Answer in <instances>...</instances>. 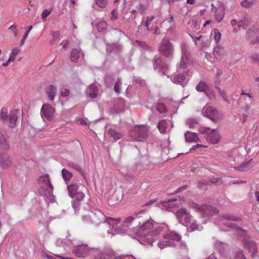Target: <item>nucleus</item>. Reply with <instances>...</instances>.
Returning a JSON list of instances; mask_svg holds the SVG:
<instances>
[{
  "label": "nucleus",
  "mask_w": 259,
  "mask_h": 259,
  "mask_svg": "<svg viewBox=\"0 0 259 259\" xmlns=\"http://www.w3.org/2000/svg\"><path fill=\"white\" fill-rule=\"evenodd\" d=\"M72 253L79 258H84L91 255L94 259H135L133 256H115L112 254L103 252L98 249L90 248L87 245L81 244L75 246Z\"/></svg>",
  "instance_id": "nucleus-1"
},
{
  "label": "nucleus",
  "mask_w": 259,
  "mask_h": 259,
  "mask_svg": "<svg viewBox=\"0 0 259 259\" xmlns=\"http://www.w3.org/2000/svg\"><path fill=\"white\" fill-rule=\"evenodd\" d=\"M157 226V223L153 220H148L140 228L138 234L142 237H149L147 238L146 242L149 244L152 245V237L157 235L162 230L161 227H158Z\"/></svg>",
  "instance_id": "nucleus-2"
},
{
  "label": "nucleus",
  "mask_w": 259,
  "mask_h": 259,
  "mask_svg": "<svg viewBox=\"0 0 259 259\" xmlns=\"http://www.w3.org/2000/svg\"><path fill=\"white\" fill-rule=\"evenodd\" d=\"M149 127L147 125H136L131 131V136L134 140L142 141L147 138Z\"/></svg>",
  "instance_id": "nucleus-3"
},
{
  "label": "nucleus",
  "mask_w": 259,
  "mask_h": 259,
  "mask_svg": "<svg viewBox=\"0 0 259 259\" xmlns=\"http://www.w3.org/2000/svg\"><path fill=\"white\" fill-rule=\"evenodd\" d=\"M160 53L166 58L171 57L174 53V48L172 42L168 38H163L159 47Z\"/></svg>",
  "instance_id": "nucleus-4"
},
{
  "label": "nucleus",
  "mask_w": 259,
  "mask_h": 259,
  "mask_svg": "<svg viewBox=\"0 0 259 259\" xmlns=\"http://www.w3.org/2000/svg\"><path fill=\"white\" fill-rule=\"evenodd\" d=\"M145 26L146 27L148 31H151L154 34H158L160 33L158 19L155 16L152 15L147 17L146 21L145 22Z\"/></svg>",
  "instance_id": "nucleus-5"
},
{
  "label": "nucleus",
  "mask_w": 259,
  "mask_h": 259,
  "mask_svg": "<svg viewBox=\"0 0 259 259\" xmlns=\"http://www.w3.org/2000/svg\"><path fill=\"white\" fill-rule=\"evenodd\" d=\"M181 50L182 55L178 67L181 69H185L187 67V65L190 62V54L188 52L187 46L185 44L182 45Z\"/></svg>",
  "instance_id": "nucleus-6"
},
{
  "label": "nucleus",
  "mask_w": 259,
  "mask_h": 259,
  "mask_svg": "<svg viewBox=\"0 0 259 259\" xmlns=\"http://www.w3.org/2000/svg\"><path fill=\"white\" fill-rule=\"evenodd\" d=\"M38 182L40 186L46 191L49 195L52 193L53 188L51 183L50 179L48 175L40 177L38 179Z\"/></svg>",
  "instance_id": "nucleus-7"
},
{
  "label": "nucleus",
  "mask_w": 259,
  "mask_h": 259,
  "mask_svg": "<svg viewBox=\"0 0 259 259\" xmlns=\"http://www.w3.org/2000/svg\"><path fill=\"white\" fill-rule=\"evenodd\" d=\"M55 109L49 104H45L41 108V115L42 117L51 120L54 116Z\"/></svg>",
  "instance_id": "nucleus-8"
},
{
  "label": "nucleus",
  "mask_w": 259,
  "mask_h": 259,
  "mask_svg": "<svg viewBox=\"0 0 259 259\" xmlns=\"http://www.w3.org/2000/svg\"><path fill=\"white\" fill-rule=\"evenodd\" d=\"M12 165V159L10 155L5 152H0V166L6 169Z\"/></svg>",
  "instance_id": "nucleus-9"
},
{
  "label": "nucleus",
  "mask_w": 259,
  "mask_h": 259,
  "mask_svg": "<svg viewBox=\"0 0 259 259\" xmlns=\"http://www.w3.org/2000/svg\"><path fill=\"white\" fill-rule=\"evenodd\" d=\"M207 135L206 136V139L208 141L212 144L218 143L221 138V135L219 132L213 129L212 130H208Z\"/></svg>",
  "instance_id": "nucleus-10"
},
{
  "label": "nucleus",
  "mask_w": 259,
  "mask_h": 259,
  "mask_svg": "<svg viewBox=\"0 0 259 259\" xmlns=\"http://www.w3.org/2000/svg\"><path fill=\"white\" fill-rule=\"evenodd\" d=\"M244 245L245 248H247L249 252H251L252 257L256 256L257 248L253 242L249 240H244Z\"/></svg>",
  "instance_id": "nucleus-11"
},
{
  "label": "nucleus",
  "mask_w": 259,
  "mask_h": 259,
  "mask_svg": "<svg viewBox=\"0 0 259 259\" xmlns=\"http://www.w3.org/2000/svg\"><path fill=\"white\" fill-rule=\"evenodd\" d=\"M161 27L165 28L167 30H171L175 26L173 16H171L168 19L164 20L160 24Z\"/></svg>",
  "instance_id": "nucleus-12"
},
{
  "label": "nucleus",
  "mask_w": 259,
  "mask_h": 259,
  "mask_svg": "<svg viewBox=\"0 0 259 259\" xmlns=\"http://www.w3.org/2000/svg\"><path fill=\"white\" fill-rule=\"evenodd\" d=\"M254 165L252 159H250L248 161H245L237 167H234V169L238 171H246Z\"/></svg>",
  "instance_id": "nucleus-13"
},
{
  "label": "nucleus",
  "mask_w": 259,
  "mask_h": 259,
  "mask_svg": "<svg viewBox=\"0 0 259 259\" xmlns=\"http://www.w3.org/2000/svg\"><path fill=\"white\" fill-rule=\"evenodd\" d=\"M45 92L48 98L51 101H54L57 92L56 88L55 86L50 84L46 88Z\"/></svg>",
  "instance_id": "nucleus-14"
},
{
  "label": "nucleus",
  "mask_w": 259,
  "mask_h": 259,
  "mask_svg": "<svg viewBox=\"0 0 259 259\" xmlns=\"http://www.w3.org/2000/svg\"><path fill=\"white\" fill-rule=\"evenodd\" d=\"M160 204L165 209H172L179 206L177 199H171L166 202H161Z\"/></svg>",
  "instance_id": "nucleus-15"
},
{
  "label": "nucleus",
  "mask_w": 259,
  "mask_h": 259,
  "mask_svg": "<svg viewBox=\"0 0 259 259\" xmlns=\"http://www.w3.org/2000/svg\"><path fill=\"white\" fill-rule=\"evenodd\" d=\"M191 207L193 209H196L198 210H214V208L210 205L204 204L203 205H200L194 202H192L190 204Z\"/></svg>",
  "instance_id": "nucleus-16"
},
{
  "label": "nucleus",
  "mask_w": 259,
  "mask_h": 259,
  "mask_svg": "<svg viewBox=\"0 0 259 259\" xmlns=\"http://www.w3.org/2000/svg\"><path fill=\"white\" fill-rule=\"evenodd\" d=\"M225 54V49L220 46H217L213 50L214 57L218 60L222 59Z\"/></svg>",
  "instance_id": "nucleus-17"
},
{
  "label": "nucleus",
  "mask_w": 259,
  "mask_h": 259,
  "mask_svg": "<svg viewBox=\"0 0 259 259\" xmlns=\"http://www.w3.org/2000/svg\"><path fill=\"white\" fill-rule=\"evenodd\" d=\"M177 215L178 217L180 218L181 221L184 220L185 223L187 224L190 223L192 216L190 215L187 211H177Z\"/></svg>",
  "instance_id": "nucleus-18"
},
{
  "label": "nucleus",
  "mask_w": 259,
  "mask_h": 259,
  "mask_svg": "<svg viewBox=\"0 0 259 259\" xmlns=\"http://www.w3.org/2000/svg\"><path fill=\"white\" fill-rule=\"evenodd\" d=\"M10 146L4 135L0 132V149L2 150H7Z\"/></svg>",
  "instance_id": "nucleus-19"
},
{
  "label": "nucleus",
  "mask_w": 259,
  "mask_h": 259,
  "mask_svg": "<svg viewBox=\"0 0 259 259\" xmlns=\"http://www.w3.org/2000/svg\"><path fill=\"white\" fill-rule=\"evenodd\" d=\"M77 189L78 185L75 183H73L68 186V192L71 197L73 198L75 196Z\"/></svg>",
  "instance_id": "nucleus-20"
},
{
  "label": "nucleus",
  "mask_w": 259,
  "mask_h": 259,
  "mask_svg": "<svg viewBox=\"0 0 259 259\" xmlns=\"http://www.w3.org/2000/svg\"><path fill=\"white\" fill-rule=\"evenodd\" d=\"M17 115L15 111H12L9 116L10 126L14 127L15 125L16 121L17 120Z\"/></svg>",
  "instance_id": "nucleus-21"
},
{
  "label": "nucleus",
  "mask_w": 259,
  "mask_h": 259,
  "mask_svg": "<svg viewBox=\"0 0 259 259\" xmlns=\"http://www.w3.org/2000/svg\"><path fill=\"white\" fill-rule=\"evenodd\" d=\"M186 140L188 142L197 141L198 138L197 135L195 133H192L187 131L185 134Z\"/></svg>",
  "instance_id": "nucleus-22"
},
{
  "label": "nucleus",
  "mask_w": 259,
  "mask_h": 259,
  "mask_svg": "<svg viewBox=\"0 0 259 259\" xmlns=\"http://www.w3.org/2000/svg\"><path fill=\"white\" fill-rule=\"evenodd\" d=\"M241 96H244V97L243 98L242 97H241L240 98V100H241L243 99L244 100L246 101V104L247 105H249L252 103V97L251 96V95L250 94L246 93H245V92L242 91V92L241 93Z\"/></svg>",
  "instance_id": "nucleus-23"
},
{
  "label": "nucleus",
  "mask_w": 259,
  "mask_h": 259,
  "mask_svg": "<svg viewBox=\"0 0 259 259\" xmlns=\"http://www.w3.org/2000/svg\"><path fill=\"white\" fill-rule=\"evenodd\" d=\"M80 53V51L78 49H73L71 51L70 54V59L72 61L76 62Z\"/></svg>",
  "instance_id": "nucleus-24"
},
{
  "label": "nucleus",
  "mask_w": 259,
  "mask_h": 259,
  "mask_svg": "<svg viewBox=\"0 0 259 259\" xmlns=\"http://www.w3.org/2000/svg\"><path fill=\"white\" fill-rule=\"evenodd\" d=\"M89 90L92 92L89 94V96L92 99L96 98L98 95L97 86L94 84H91L89 87Z\"/></svg>",
  "instance_id": "nucleus-25"
},
{
  "label": "nucleus",
  "mask_w": 259,
  "mask_h": 259,
  "mask_svg": "<svg viewBox=\"0 0 259 259\" xmlns=\"http://www.w3.org/2000/svg\"><path fill=\"white\" fill-rule=\"evenodd\" d=\"M159 132L162 134L165 133V130L167 127V124L165 120H162L158 123L157 126Z\"/></svg>",
  "instance_id": "nucleus-26"
},
{
  "label": "nucleus",
  "mask_w": 259,
  "mask_h": 259,
  "mask_svg": "<svg viewBox=\"0 0 259 259\" xmlns=\"http://www.w3.org/2000/svg\"><path fill=\"white\" fill-rule=\"evenodd\" d=\"M108 133L110 136L115 141L120 139L122 136V134L121 133L118 132L114 130L110 129L109 130Z\"/></svg>",
  "instance_id": "nucleus-27"
},
{
  "label": "nucleus",
  "mask_w": 259,
  "mask_h": 259,
  "mask_svg": "<svg viewBox=\"0 0 259 259\" xmlns=\"http://www.w3.org/2000/svg\"><path fill=\"white\" fill-rule=\"evenodd\" d=\"M96 26L99 32H102L106 29L107 24L106 21L101 20L96 24Z\"/></svg>",
  "instance_id": "nucleus-28"
},
{
  "label": "nucleus",
  "mask_w": 259,
  "mask_h": 259,
  "mask_svg": "<svg viewBox=\"0 0 259 259\" xmlns=\"http://www.w3.org/2000/svg\"><path fill=\"white\" fill-rule=\"evenodd\" d=\"M20 51H21V49L18 47L14 48L12 50V52L11 53V54L10 55V57L9 58V61H12V62L14 61V60H15L16 56L19 53Z\"/></svg>",
  "instance_id": "nucleus-29"
},
{
  "label": "nucleus",
  "mask_w": 259,
  "mask_h": 259,
  "mask_svg": "<svg viewBox=\"0 0 259 259\" xmlns=\"http://www.w3.org/2000/svg\"><path fill=\"white\" fill-rule=\"evenodd\" d=\"M224 12L223 9H220L216 13L214 14V18L218 22H221L224 17Z\"/></svg>",
  "instance_id": "nucleus-30"
},
{
  "label": "nucleus",
  "mask_w": 259,
  "mask_h": 259,
  "mask_svg": "<svg viewBox=\"0 0 259 259\" xmlns=\"http://www.w3.org/2000/svg\"><path fill=\"white\" fill-rule=\"evenodd\" d=\"M62 174L64 180L66 181H69L72 177V173L65 168L62 170Z\"/></svg>",
  "instance_id": "nucleus-31"
},
{
  "label": "nucleus",
  "mask_w": 259,
  "mask_h": 259,
  "mask_svg": "<svg viewBox=\"0 0 259 259\" xmlns=\"http://www.w3.org/2000/svg\"><path fill=\"white\" fill-rule=\"evenodd\" d=\"M213 32L214 34V40L216 44H219L222 37L221 33L220 32L219 29L217 28L213 29Z\"/></svg>",
  "instance_id": "nucleus-32"
},
{
  "label": "nucleus",
  "mask_w": 259,
  "mask_h": 259,
  "mask_svg": "<svg viewBox=\"0 0 259 259\" xmlns=\"http://www.w3.org/2000/svg\"><path fill=\"white\" fill-rule=\"evenodd\" d=\"M207 88L206 83L201 81L196 86V89L197 91L202 92H205Z\"/></svg>",
  "instance_id": "nucleus-33"
},
{
  "label": "nucleus",
  "mask_w": 259,
  "mask_h": 259,
  "mask_svg": "<svg viewBox=\"0 0 259 259\" xmlns=\"http://www.w3.org/2000/svg\"><path fill=\"white\" fill-rule=\"evenodd\" d=\"M185 78V77L183 74H179L174 77V82L175 83H180L183 82Z\"/></svg>",
  "instance_id": "nucleus-34"
},
{
  "label": "nucleus",
  "mask_w": 259,
  "mask_h": 259,
  "mask_svg": "<svg viewBox=\"0 0 259 259\" xmlns=\"http://www.w3.org/2000/svg\"><path fill=\"white\" fill-rule=\"evenodd\" d=\"M108 222L110 226H112L113 228L115 227V225H117V224L120 222V219H114L113 218L109 217L108 219Z\"/></svg>",
  "instance_id": "nucleus-35"
},
{
  "label": "nucleus",
  "mask_w": 259,
  "mask_h": 259,
  "mask_svg": "<svg viewBox=\"0 0 259 259\" xmlns=\"http://www.w3.org/2000/svg\"><path fill=\"white\" fill-rule=\"evenodd\" d=\"M1 118L5 121L8 118V111L7 109L5 108H2L0 113Z\"/></svg>",
  "instance_id": "nucleus-36"
},
{
  "label": "nucleus",
  "mask_w": 259,
  "mask_h": 259,
  "mask_svg": "<svg viewBox=\"0 0 259 259\" xmlns=\"http://www.w3.org/2000/svg\"><path fill=\"white\" fill-rule=\"evenodd\" d=\"M32 26H30L28 27L27 30L25 32V34H24L22 39L21 40V46H22L25 43V40L26 39L30 31L32 29Z\"/></svg>",
  "instance_id": "nucleus-37"
},
{
  "label": "nucleus",
  "mask_w": 259,
  "mask_h": 259,
  "mask_svg": "<svg viewBox=\"0 0 259 259\" xmlns=\"http://www.w3.org/2000/svg\"><path fill=\"white\" fill-rule=\"evenodd\" d=\"M156 109L160 113H164L166 111L165 105L163 103H158L156 106Z\"/></svg>",
  "instance_id": "nucleus-38"
},
{
  "label": "nucleus",
  "mask_w": 259,
  "mask_h": 259,
  "mask_svg": "<svg viewBox=\"0 0 259 259\" xmlns=\"http://www.w3.org/2000/svg\"><path fill=\"white\" fill-rule=\"evenodd\" d=\"M96 2L100 8H104L107 4V0H96Z\"/></svg>",
  "instance_id": "nucleus-39"
},
{
  "label": "nucleus",
  "mask_w": 259,
  "mask_h": 259,
  "mask_svg": "<svg viewBox=\"0 0 259 259\" xmlns=\"http://www.w3.org/2000/svg\"><path fill=\"white\" fill-rule=\"evenodd\" d=\"M51 11H48L47 9H45L43 11L41 17L44 21L46 20L47 17L51 14Z\"/></svg>",
  "instance_id": "nucleus-40"
},
{
  "label": "nucleus",
  "mask_w": 259,
  "mask_h": 259,
  "mask_svg": "<svg viewBox=\"0 0 259 259\" xmlns=\"http://www.w3.org/2000/svg\"><path fill=\"white\" fill-rule=\"evenodd\" d=\"M111 18L110 19L111 21H114L118 18V12L116 9H114L112 11L111 13Z\"/></svg>",
  "instance_id": "nucleus-41"
},
{
  "label": "nucleus",
  "mask_w": 259,
  "mask_h": 259,
  "mask_svg": "<svg viewBox=\"0 0 259 259\" xmlns=\"http://www.w3.org/2000/svg\"><path fill=\"white\" fill-rule=\"evenodd\" d=\"M69 165L76 169L77 171H79L80 173H82V170L81 168L77 164L69 163Z\"/></svg>",
  "instance_id": "nucleus-42"
},
{
  "label": "nucleus",
  "mask_w": 259,
  "mask_h": 259,
  "mask_svg": "<svg viewBox=\"0 0 259 259\" xmlns=\"http://www.w3.org/2000/svg\"><path fill=\"white\" fill-rule=\"evenodd\" d=\"M241 5L242 7L245 8H249L252 6V3L248 0H244L241 2Z\"/></svg>",
  "instance_id": "nucleus-43"
},
{
  "label": "nucleus",
  "mask_w": 259,
  "mask_h": 259,
  "mask_svg": "<svg viewBox=\"0 0 259 259\" xmlns=\"http://www.w3.org/2000/svg\"><path fill=\"white\" fill-rule=\"evenodd\" d=\"M75 196L78 200L81 201L84 197V194L81 191H78L76 193Z\"/></svg>",
  "instance_id": "nucleus-44"
},
{
  "label": "nucleus",
  "mask_w": 259,
  "mask_h": 259,
  "mask_svg": "<svg viewBox=\"0 0 259 259\" xmlns=\"http://www.w3.org/2000/svg\"><path fill=\"white\" fill-rule=\"evenodd\" d=\"M9 30H11L13 31L14 37H17V35H18V31H17L16 25H15L14 24L11 25L9 28Z\"/></svg>",
  "instance_id": "nucleus-45"
},
{
  "label": "nucleus",
  "mask_w": 259,
  "mask_h": 259,
  "mask_svg": "<svg viewBox=\"0 0 259 259\" xmlns=\"http://www.w3.org/2000/svg\"><path fill=\"white\" fill-rule=\"evenodd\" d=\"M235 258L236 259H246L242 253V251L240 250L236 252Z\"/></svg>",
  "instance_id": "nucleus-46"
},
{
  "label": "nucleus",
  "mask_w": 259,
  "mask_h": 259,
  "mask_svg": "<svg viewBox=\"0 0 259 259\" xmlns=\"http://www.w3.org/2000/svg\"><path fill=\"white\" fill-rule=\"evenodd\" d=\"M235 258L236 259H246L242 253V251L240 250L236 252Z\"/></svg>",
  "instance_id": "nucleus-47"
},
{
  "label": "nucleus",
  "mask_w": 259,
  "mask_h": 259,
  "mask_svg": "<svg viewBox=\"0 0 259 259\" xmlns=\"http://www.w3.org/2000/svg\"><path fill=\"white\" fill-rule=\"evenodd\" d=\"M235 258L236 259H246L242 253V251L240 250L236 252Z\"/></svg>",
  "instance_id": "nucleus-48"
},
{
  "label": "nucleus",
  "mask_w": 259,
  "mask_h": 259,
  "mask_svg": "<svg viewBox=\"0 0 259 259\" xmlns=\"http://www.w3.org/2000/svg\"><path fill=\"white\" fill-rule=\"evenodd\" d=\"M219 94L222 96L223 98L226 102L228 101L227 96H226L225 93L224 91L222 90L220 88L218 89Z\"/></svg>",
  "instance_id": "nucleus-49"
},
{
  "label": "nucleus",
  "mask_w": 259,
  "mask_h": 259,
  "mask_svg": "<svg viewBox=\"0 0 259 259\" xmlns=\"http://www.w3.org/2000/svg\"><path fill=\"white\" fill-rule=\"evenodd\" d=\"M120 82L119 81H117L114 85V91L117 93H119L120 92Z\"/></svg>",
  "instance_id": "nucleus-50"
},
{
  "label": "nucleus",
  "mask_w": 259,
  "mask_h": 259,
  "mask_svg": "<svg viewBox=\"0 0 259 259\" xmlns=\"http://www.w3.org/2000/svg\"><path fill=\"white\" fill-rule=\"evenodd\" d=\"M70 91L67 90L65 89L64 92H62L61 93V96L62 97H66L69 95Z\"/></svg>",
  "instance_id": "nucleus-51"
},
{
  "label": "nucleus",
  "mask_w": 259,
  "mask_h": 259,
  "mask_svg": "<svg viewBox=\"0 0 259 259\" xmlns=\"http://www.w3.org/2000/svg\"><path fill=\"white\" fill-rule=\"evenodd\" d=\"M211 12L212 13H213L214 14L216 13L218 11H219L220 9H222V8H217V7H215L214 6V5L213 3H212L211 4Z\"/></svg>",
  "instance_id": "nucleus-52"
},
{
  "label": "nucleus",
  "mask_w": 259,
  "mask_h": 259,
  "mask_svg": "<svg viewBox=\"0 0 259 259\" xmlns=\"http://www.w3.org/2000/svg\"><path fill=\"white\" fill-rule=\"evenodd\" d=\"M160 68L162 69V71L164 72L168 69V66L165 63H162L161 65H160Z\"/></svg>",
  "instance_id": "nucleus-53"
},
{
  "label": "nucleus",
  "mask_w": 259,
  "mask_h": 259,
  "mask_svg": "<svg viewBox=\"0 0 259 259\" xmlns=\"http://www.w3.org/2000/svg\"><path fill=\"white\" fill-rule=\"evenodd\" d=\"M208 183L209 182L206 181H202L199 182V183H198V185L199 187L201 188L202 186V185H208Z\"/></svg>",
  "instance_id": "nucleus-54"
},
{
  "label": "nucleus",
  "mask_w": 259,
  "mask_h": 259,
  "mask_svg": "<svg viewBox=\"0 0 259 259\" xmlns=\"http://www.w3.org/2000/svg\"><path fill=\"white\" fill-rule=\"evenodd\" d=\"M52 35L54 38H58L60 35L59 31H53L52 32Z\"/></svg>",
  "instance_id": "nucleus-55"
},
{
  "label": "nucleus",
  "mask_w": 259,
  "mask_h": 259,
  "mask_svg": "<svg viewBox=\"0 0 259 259\" xmlns=\"http://www.w3.org/2000/svg\"><path fill=\"white\" fill-rule=\"evenodd\" d=\"M68 44V41L67 40H64L60 44V46H62L63 48H65L67 46Z\"/></svg>",
  "instance_id": "nucleus-56"
},
{
  "label": "nucleus",
  "mask_w": 259,
  "mask_h": 259,
  "mask_svg": "<svg viewBox=\"0 0 259 259\" xmlns=\"http://www.w3.org/2000/svg\"><path fill=\"white\" fill-rule=\"evenodd\" d=\"M192 230H196L198 229V226L196 223H192L190 226Z\"/></svg>",
  "instance_id": "nucleus-57"
},
{
  "label": "nucleus",
  "mask_w": 259,
  "mask_h": 259,
  "mask_svg": "<svg viewBox=\"0 0 259 259\" xmlns=\"http://www.w3.org/2000/svg\"><path fill=\"white\" fill-rule=\"evenodd\" d=\"M254 195L256 200L259 202V191H256Z\"/></svg>",
  "instance_id": "nucleus-58"
},
{
  "label": "nucleus",
  "mask_w": 259,
  "mask_h": 259,
  "mask_svg": "<svg viewBox=\"0 0 259 259\" xmlns=\"http://www.w3.org/2000/svg\"><path fill=\"white\" fill-rule=\"evenodd\" d=\"M156 201V200L153 199L152 200L149 201L148 202H147L146 204H145V205H151L154 204Z\"/></svg>",
  "instance_id": "nucleus-59"
},
{
  "label": "nucleus",
  "mask_w": 259,
  "mask_h": 259,
  "mask_svg": "<svg viewBox=\"0 0 259 259\" xmlns=\"http://www.w3.org/2000/svg\"><path fill=\"white\" fill-rule=\"evenodd\" d=\"M187 186H183V187H180L179 188L176 192H175V193H177L179 192H181L182 191H183V190H185L186 188H187Z\"/></svg>",
  "instance_id": "nucleus-60"
},
{
  "label": "nucleus",
  "mask_w": 259,
  "mask_h": 259,
  "mask_svg": "<svg viewBox=\"0 0 259 259\" xmlns=\"http://www.w3.org/2000/svg\"><path fill=\"white\" fill-rule=\"evenodd\" d=\"M204 147V145H201V144H197L196 145H194L192 147V149L193 150H195L196 148H197L198 147ZM206 146H205V147Z\"/></svg>",
  "instance_id": "nucleus-61"
},
{
  "label": "nucleus",
  "mask_w": 259,
  "mask_h": 259,
  "mask_svg": "<svg viewBox=\"0 0 259 259\" xmlns=\"http://www.w3.org/2000/svg\"><path fill=\"white\" fill-rule=\"evenodd\" d=\"M231 227L234 228L235 229H239V227H237V226L233 223H230L229 225Z\"/></svg>",
  "instance_id": "nucleus-62"
},
{
  "label": "nucleus",
  "mask_w": 259,
  "mask_h": 259,
  "mask_svg": "<svg viewBox=\"0 0 259 259\" xmlns=\"http://www.w3.org/2000/svg\"><path fill=\"white\" fill-rule=\"evenodd\" d=\"M252 58L254 60V61H256L257 62H258L259 61V57L257 56V55H255L254 56H252Z\"/></svg>",
  "instance_id": "nucleus-63"
},
{
  "label": "nucleus",
  "mask_w": 259,
  "mask_h": 259,
  "mask_svg": "<svg viewBox=\"0 0 259 259\" xmlns=\"http://www.w3.org/2000/svg\"><path fill=\"white\" fill-rule=\"evenodd\" d=\"M208 259H217V257L213 254H211Z\"/></svg>",
  "instance_id": "nucleus-64"
}]
</instances>
